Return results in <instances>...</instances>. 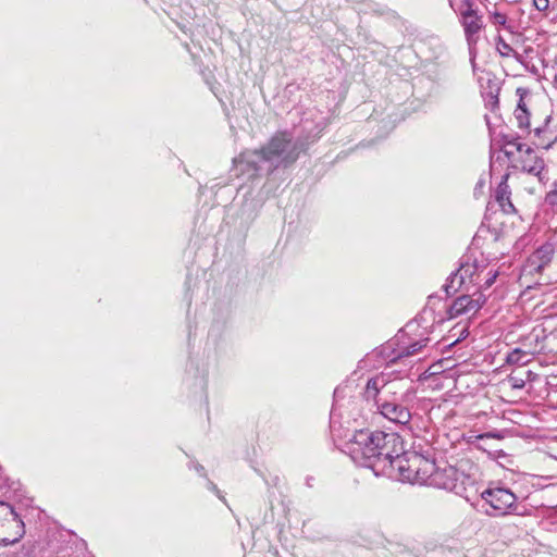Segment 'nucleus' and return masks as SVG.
Here are the masks:
<instances>
[{
	"instance_id": "1",
	"label": "nucleus",
	"mask_w": 557,
	"mask_h": 557,
	"mask_svg": "<svg viewBox=\"0 0 557 557\" xmlns=\"http://www.w3.org/2000/svg\"><path fill=\"white\" fill-rule=\"evenodd\" d=\"M348 450L357 465L371 469L375 475L387 474L394 454L403 451V441L396 433L359 430L349 441Z\"/></svg>"
},
{
	"instance_id": "2",
	"label": "nucleus",
	"mask_w": 557,
	"mask_h": 557,
	"mask_svg": "<svg viewBox=\"0 0 557 557\" xmlns=\"http://www.w3.org/2000/svg\"><path fill=\"white\" fill-rule=\"evenodd\" d=\"M364 396L375 404L411 403L414 397L413 383L403 377L387 381L384 374H380L367 382Z\"/></svg>"
},
{
	"instance_id": "3",
	"label": "nucleus",
	"mask_w": 557,
	"mask_h": 557,
	"mask_svg": "<svg viewBox=\"0 0 557 557\" xmlns=\"http://www.w3.org/2000/svg\"><path fill=\"white\" fill-rule=\"evenodd\" d=\"M300 149L301 145L293 140L289 133L282 132L275 134L259 152L262 153L263 163L267 164V172H272L281 165H288L295 162Z\"/></svg>"
},
{
	"instance_id": "4",
	"label": "nucleus",
	"mask_w": 557,
	"mask_h": 557,
	"mask_svg": "<svg viewBox=\"0 0 557 557\" xmlns=\"http://www.w3.org/2000/svg\"><path fill=\"white\" fill-rule=\"evenodd\" d=\"M556 251L557 245L553 242L539 246L527 259L523 272L528 275H541L543 284L557 282V264L553 263Z\"/></svg>"
},
{
	"instance_id": "5",
	"label": "nucleus",
	"mask_w": 557,
	"mask_h": 557,
	"mask_svg": "<svg viewBox=\"0 0 557 557\" xmlns=\"http://www.w3.org/2000/svg\"><path fill=\"white\" fill-rule=\"evenodd\" d=\"M481 497L493 509V512L486 511L490 517H504L510 513L523 515V512L518 511L517 496L508 488H486L481 493Z\"/></svg>"
},
{
	"instance_id": "6",
	"label": "nucleus",
	"mask_w": 557,
	"mask_h": 557,
	"mask_svg": "<svg viewBox=\"0 0 557 557\" xmlns=\"http://www.w3.org/2000/svg\"><path fill=\"white\" fill-rule=\"evenodd\" d=\"M25 534V527L14 508L0 502V545L9 546L17 543Z\"/></svg>"
},
{
	"instance_id": "7",
	"label": "nucleus",
	"mask_w": 557,
	"mask_h": 557,
	"mask_svg": "<svg viewBox=\"0 0 557 557\" xmlns=\"http://www.w3.org/2000/svg\"><path fill=\"white\" fill-rule=\"evenodd\" d=\"M486 269L487 265L484 261H478L471 256H466L459 269L449 276L448 282L444 285V289L447 294H449L450 290L456 292L458 287L466 284L467 281L481 284V276Z\"/></svg>"
},
{
	"instance_id": "8",
	"label": "nucleus",
	"mask_w": 557,
	"mask_h": 557,
	"mask_svg": "<svg viewBox=\"0 0 557 557\" xmlns=\"http://www.w3.org/2000/svg\"><path fill=\"white\" fill-rule=\"evenodd\" d=\"M466 481L471 485L474 483L470 476L465 475L454 467L449 466L443 469L436 467L431 478L430 486L447 490L469 499L467 487L465 486Z\"/></svg>"
},
{
	"instance_id": "9",
	"label": "nucleus",
	"mask_w": 557,
	"mask_h": 557,
	"mask_svg": "<svg viewBox=\"0 0 557 557\" xmlns=\"http://www.w3.org/2000/svg\"><path fill=\"white\" fill-rule=\"evenodd\" d=\"M263 171L267 172V164L263 163V157L259 150L244 151L233 160L232 172L236 177L251 180Z\"/></svg>"
},
{
	"instance_id": "10",
	"label": "nucleus",
	"mask_w": 557,
	"mask_h": 557,
	"mask_svg": "<svg viewBox=\"0 0 557 557\" xmlns=\"http://www.w3.org/2000/svg\"><path fill=\"white\" fill-rule=\"evenodd\" d=\"M485 297L479 294L476 298H472L469 295H462L456 298L447 309L449 319H455L462 314H474L485 304Z\"/></svg>"
},
{
	"instance_id": "11",
	"label": "nucleus",
	"mask_w": 557,
	"mask_h": 557,
	"mask_svg": "<svg viewBox=\"0 0 557 557\" xmlns=\"http://www.w3.org/2000/svg\"><path fill=\"white\" fill-rule=\"evenodd\" d=\"M423 459V456L410 453L406 454L404 450L400 454L395 455L393 458V466H388V469L397 468L399 471L400 478L403 481L409 482V476L411 474H416L418 467L420 466V460Z\"/></svg>"
},
{
	"instance_id": "12",
	"label": "nucleus",
	"mask_w": 557,
	"mask_h": 557,
	"mask_svg": "<svg viewBox=\"0 0 557 557\" xmlns=\"http://www.w3.org/2000/svg\"><path fill=\"white\" fill-rule=\"evenodd\" d=\"M409 403H387L376 404L381 414L396 424L406 425L411 420V412L408 408Z\"/></svg>"
},
{
	"instance_id": "13",
	"label": "nucleus",
	"mask_w": 557,
	"mask_h": 557,
	"mask_svg": "<svg viewBox=\"0 0 557 557\" xmlns=\"http://www.w3.org/2000/svg\"><path fill=\"white\" fill-rule=\"evenodd\" d=\"M460 23L463 27L470 52H472L474 46L479 41L480 32L484 28L483 17L479 12L467 14L465 16H460Z\"/></svg>"
},
{
	"instance_id": "14",
	"label": "nucleus",
	"mask_w": 557,
	"mask_h": 557,
	"mask_svg": "<svg viewBox=\"0 0 557 557\" xmlns=\"http://www.w3.org/2000/svg\"><path fill=\"white\" fill-rule=\"evenodd\" d=\"M520 163L521 169L532 175L539 177L542 181V172L545 168L544 160L536 156L532 148H525L524 153L517 160Z\"/></svg>"
},
{
	"instance_id": "15",
	"label": "nucleus",
	"mask_w": 557,
	"mask_h": 557,
	"mask_svg": "<svg viewBox=\"0 0 557 557\" xmlns=\"http://www.w3.org/2000/svg\"><path fill=\"white\" fill-rule=\"evenodd\" d=\"M420 466L418 467L416 474H411L409 476V482L412 484H425L430 485L431 478L434 473V470L436 468L434 461L424 458L420 460Z\"/></svg>"
},
{
	"instance_id": "16",
	"label": "nucleus",
	"mask_w": 557,
	"mask_h": 557,
	"mask_svg": "<svg viewBox=\"0 0 557 557\" xmlns=\"http://www.w3.org/2000/svg\"><path fill=\"white\" fill-rule=\"evenodd\" d=\"M534 134L539 138L537 146L543 149H549L557 139V135L549 132L546 126L536 127Z\"/></svg>"
},
{
	"instance_id": "17",
	"label": "nucleus",
	"mask_w": 557,
	"mask_h": 557,
	"mask_svg": "<svg viewBox=\"0 0 557 557\" xmlns=\"http://www.w3.org/2000/svg\"><path fill=\"white\" fill-rule=\"evenodd\" d=\"M525 148L529 147L515 138L505 144L504 152L509 159L517 161L524 153Z\"/></svg>"
},
{
	"instance_id": "18",
	"label": "nucleus",
	"mask_w": 557,
	"mask_h": 557,
	"mask_svg": "<svg viewBox=\"0 0 557 557\" xmlns=\"http://www.w3.org/2000/svg\"><path fill=\"white\" fill-rule=\"evenodd\" d=\"M515 117L517 120L518 126L520 128H529L530 126V112L527 109V106L523 101V97L520 94V100L518 107L515 111Z\"/></svg>"
},
{
	"instance_id": "19",
	"label": "nucleus",
	"mask_w": 557,
	"mask_h": 557,
	"mask_svg": "<svg viewBox=\"0 0 557 557\" xmlns=\"http://www.w3.org/2000/svg\"><path fill=\"white\" fill-rule=\"evenodd\" d=\"M507 181V176L504 177V180L500 182V184L498 185V188L496 190V200L498 201V203L502 206V208L507 211V208H510L512 209V203L510 202V198H509V195H510V191H509V187L506 183Z\"/></svg>"
},
{
	"instance_id": "20",
	"label": "nucleus",
	"mask_w": 557,
	"mask_h": 557,
	"mask_svg": "<svg viewBox=\"0 0 557 557\" xmlns=\"http://www.w3.org/2000/svg\"><path fill=\"white\" fill-rule=\"evenodd\" d=\"M429 341V338H421L406 347H401L398 351V359L419 354L422 348L426 347Z\"/></svg>"
},
{
	"instance_id": "21",
	"label": "nucleus",
	"mask_w": 557,
	"mask_h": 557,
	"mask_svg": "<svg viewBox=\"0 0 557 557\" xmlns=\"http://www.w3.org/2000/svg\"><path fill=\"white\" fill-rule=\"evenodd\" d=\"M527 352L516 348L512 351H510L507 356V362L509 364H524L527 362Z\"/></svg>"
},
{
	"instance_id": "22",
	"label": "nucleus",
	"mask_w": 557,
	"mask_h": 557,
	"mask_svg": "<svg viewBox=\"0 0 557 557\" xmlns=\"http://www.w3.org/2000/svg\"><path fill=\"white\" fill-rule=\"evenodd\" d=\"M490 21L496 26H503L505 28H510L507 25V15L499 11L490 12Z\"/></svg>"
},
{
	"instance_id": "23",
	"label": "nucleus",
	"mask_w": 557,
	"mask_h": 557,
	"mask_svg": "<svg viewBox=\"0 0 557 557\" xmlns=\"http://www.w3.org/2000/svg\"><path fill=\"white\" fill-rule=\"evenodd\" d=\"M458 11H459L460 16H465L467 14H473V13L478 12V10L474 8L473 0H461Z\"/></svg>"
},
{
	"instance_id": "24",
	"label": "nucleus",
	"mask_w": 557,
	"mask_h": 557,
	"mask_svg": "<svg viewBox=\"0 0 557 557\" xmlns=\"http://www.w3.org/2000/svg\"><path fill=\"white\" fill-rule=\"evenodd\" d=\"M496 49L503 57H510L513 49L499 36L496 41Z\"/></svg>"
},
{
	"instance_id": "25",
	"label": "nucleus",
	"mask_w": 557,
	"mask_h": 557,
	"mask_svg": "<svg viewBox=\"0 0 557 557\" xmlns=\"http://www.w3.org/2000/svg\"><path fill=\"white\" fill-rule=\"evenodd\" d=\"M496 276H497V273L496 272H493L492 270H490L488 272L485 273V271L483 272L482 276H481V284H479L480 286H483L485 288H488L493 285V283L495 282L496 280Z\"/></svg>"
},
{
	"instance_id": "26",
	"label": "nucleus",
	"mask_w": 557,
	"mask_h": 557,
	"mask_svg": "<svg viewBox=\"0 0 557 557\" xmlns=\"http://www.w3.org/2000/svg\"><path fill=\"white\" fill-rule=\"evenodd\" d=\"M545 201L550 206L557 205V180L553 183L550 190L546 194Z\"/></svg>"
},
{
	"instance_id": "27",
	"label": "nucleus",
	"mask_w": 557,
	"mask_h": 557,
	"mask_svg": "<svg viewBox=\"0 0 557 557\" xmlns=\"http://www.w3.org/2000/svg\"><path fill=\"white\" fill-rule=\"evenodd\" d=\"M533 3L539 11H545L548 9L549 5L548 0H533Z\"/></svg>"
},
{
	"instance_id": "28",
	"label": "nucleus",
	"mask_w": 557,
	"mask_h": 557,
	"mask_svg": "<svg viewBox=\"0 0 557 557\" xmlns=\"http://www.w3.org/2000/svg\"><path fill=\"white\" fill-rule=\"evenodd\" d=\"M191 467L202 476H206L205 468L198 462L193 461Z\"/></svg>"
},
{
	"instance_id": "29",
	"label": "nucleus",
	"mask_w": 557,
	"mask_h": 557,
	"mask_svg": "<svg viewBox=\"0 0 557 557\" xmlns=\"http://www.w3.org/2000/svg\"><path fill=\"white\" fill-rule=\"evenodd\" d=\"M208 488L214 492L220 498H222L220 490L212 481H208Z\"/></svg>"
},
{
	"instance_id": "30",
	"label": "nucleus",
	"mask_w": 557,
	"mask_h": 557,
	"mask_svg": "<svg viewBox=\"0 0 557 557\" xmlns=\"http://www.w3.org/2000/svg\"><path fill=\"white\" fill-rule=\"evenodd\" d=\"M524 386L523 380H515V383L512 384L513 388H522Z\"/></svg>"
},
{
	"instance_id": "31",
	"label": "nucleus",
	"mask_w": 557,
	"mask_h": 557,
	"mask_svg": "<svg viewBox=\"0 0 557 557\" xmlns=\"http://www.w3.org/2000/svg\"><path fill=\"white\" fill-rule=\"evenodd\" d=\"M554 86L557 88V74L554 77Z\"/></svg>"
},
{
	"instance_id": "32",
	"label": "nucleus",
	"mask_w": 557,
	"mask_h": 557,
	"mask_svg": "<svg viewBox=\"0 0 557 557\" xmlns=\"http://www.w3.org/2000/svg\"><path fill=\"white\" fill-rule=\"evenodd\" d=\"M480 1L483 3L484 0H480Z\"/></svg>"
}]
</instances>
